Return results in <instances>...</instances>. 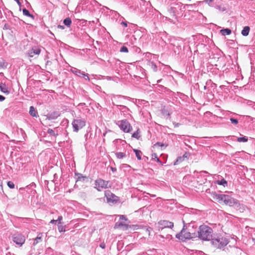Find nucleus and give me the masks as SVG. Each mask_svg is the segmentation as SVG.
Segmentation results:
<instances>
[{
  "mask_svg": "<svg viewBox=\"0 0 255 255\" xmlns=\"http://www.w3.org/2000/svg\"><path fill=\"white\" fill-rule=\"evenodd\" d=\"M211 196L214 200L219 203H224L225 205H228L230 207H238L240 205V203L237 200L228 195L218 194L214 192L212 193Z\"/></svg>",
  "mask_w": 255,
  "mask_h": 255,
  "instance_id": "1",
  "label": "nucleus"
},
{
  "mask_svg": "<svg viewBox=\"0 0 255 255\" xmlns=\"http://www.w3.org/2000/svg\"><path fill=\"white\" fill-rule=\"evenodd\" d=\"M183 222L184 223L183 229L180 233L176 235V238L183 242H184L187 240L192 239L197 237V234L196 233L190 232V228H193V227L189 225L187 228L185 225L184 221H183Z\"/></svg>",
  "mask_w": 255,
  "mask_h": 255,
  "instance_id": "2",
  "label": "nucleus"
},
{
  "mask_svg": "<svg viewBox=\"0 0 255 255\" xmlns=\"http://www.w3.org/2000/svg\"><path fill=\"white\" fill-rule=\"evenodd\" d=\"M196 233L197 237L203 241H210L213 236L212 229L205 225L200 226Z\"/></svg>",
  "mask_w": 255,
  "mask_h": 255,
  "instance_id": "3",
  "label": "nucleus"
},
{
  "mask_svg": "<svg viewBox=\"0 0 255 255\" xmlns=\"http://www.w3.org/2000/svg\"><path fill=\"white\" fill-rule=\"evenodd\" d=\"M210 241L213 246L220 249L224 248L229 243V239L221 235H214Z\"/></svg>",
  "mask_w": 255,
  "mask_h": 255,
  "instance_id": "4",
  "label": "nucleus"
},
{
  "mask_svg": "<svg viewBox=\"0 0 255 255\" xmlns=\"http://www.w3.org/2000/svg\"><path fill=\"white\" fill-rule=\"evenodd\" d=\"M110 181L103 180L101 178H98L95 181V188L99 191L103 189H107L111 187L109 185Z\"/></svg>",
  "mask_w": 255,
  "mask_h": 255,
  "instance_id": "5",
  "label": "nucleus"
},
{
  "mask_svg": "<svg viewBox=\"0 0 255 255\" xmlns=\"http://www.w3.org/2000/svg\"><path fill=\"white\" fill-rule=\"evenodd\" d=\"M117 124L118 125L120 129L125 132H130L132 129L131 126L127 120L119 121Z\"/></svg>",
  "mask_w": 255,
  "mask_h": 255,
  "instance_id": "6",
  "label": "nucleus"
},
{
  "mask_svg": "<svg viewBox=\"0 0 255 255\" xmlns=\"http://www.w3.org/2000/svg\"><path fill=\"white\" fill-rule=\"evenodd\" d=\"M105 196L108 203H117L120 200L117 196L111 192L110 190L105 191Z\"/></svg>",
  "mask_w": 255,
  "mask_h": 255,
  "instance_id": "7",
  "label": "nucleus"
},
{
  "mask_svg": "<svg viewBox=\"0 0 255 255\" xmlns=\"http://www.w3.org/2000/svg\"><path fill=\"white\" fill-rule=\"evenodd\" d=\"M12 239L13 242L19 247L22 246L25 241V237L20 234H15L13 235Z\"/></svg>",
  "mask_w": 255,
  "mask_h": 255,
  "instance_id": "8",
  "label": "nucleus"
},
{
  "mask_svg": "<svg viewBox=\"0 0 255 255\" xmlns=\"http://www.w3.org/2000/svg\"><path fill=\"white\" fill-rule=\"evenodd\" d=\"M72 126L74 131L77 132L79 129L82 128L85 126V121L82 119H75L72 122Z\"/></svg>",
  "mask_w": 255,
  "mask_h": 255,
  "instance_id": "9",
  "label": "nucleus"
},
{
  "mask_svg": "<svg viewBox=\"0 0 255 255\" xmlns=\"http://www.w3.org/2000/svg\"><path fill=\"white\" fill-rule=\"evenodd\" d=\"M41 52V49L39 46H34L28 50L27 55L30 57H33L34 55H39Z\"/></svg>",
  "mask_w": 255,
  "mask_h": 255,
  "instance_id": "10",
  "label": "nucleus"
},
{
  "mask_svg": "<svg viewBox=\"0 0 255 255\" xmlns=\"http://www.w3.org/2000/svg\"><path fill=\"white\" fill-rule=\"evenodd\" d=\"M136 226L135 225H128L123 222H117L115 225V228H123L124 230H127L128 228H133V229H136Z\"/></svg>",
  "mask_w": 255,
  "mask_h": 255,
  "instance_id": "11",
  "label": "nucleus"
},
{
  "mask_svg": "<svg viewBox=\"0 0 255 255\" xmlns=\"http://www.w3.org/2000/svg\"><path fill=\"white\" fill-rule=\"evenodd\" d=\"M159 225L160 226V228L163 229L165 228H172L174 226L173 222H169L166 220H161L158 222Z\"/></svg>",
  "mask_w": 255,
  "mask_h": 255,
  "instance_id": "12",
  "label": "nucleus"
},
{
  "mask_svg": "<svg viewBox=\"0 0 255 255\" xmlns=\"http://www.w3.org/2000/svg\"><path fill=\"white\" fill-rule=\"evenodd\" d=\"M71 71L76 75L81 77L82 76L86 77L85 79L88 81L90 80V79L88 76V74H86L84 72H82L80 70H79L76 68L72 67L71 69Z\"/></svg>",
  "mask_w": 255,
  "mask_h": 255,
  "instance_id": "13",
  "label": "nucleus"
},
{
  "mask_svg": "<svg viewBox=\"0 0 255 255\" xmlns=\"http://www.w3.org/2000/svg\"><path fill=\"white\" fill-rule=\"evenodd\" d=\"M60 116V113L58 111H53L46 115V119L49 120H55Z\"/></svg>",
  "mask_w": 255,
  "mask_h": 255,
  "instance_id": "14",
  "label": "nucleus"
},
{
  "mask_svg": "<svg viewBox=\"0 0 255 255\" xmlns=\"http://www.w3.org/2000/svg\"><path fill=\"white\" fill-rule=\"evenodd\" d=\"M0 90L1 92L6 95H8L9 93L8 88L5 83H1L0 84Z\"/></svg>",
  "mask_w": 255,
  "mask_h": 255,
  "instance_id": "15",
  "label": "nucleus"
},
{
  "mask_svg": "<svg viewBox=\"0 0 255 255\" xmlns=\"http://www.w3.org/2000/svg\"><path fill=\"white\" fill-rule=\"evenodd\" d=\"M29 114L33 117L37 118L38 117L37 111L33 106H31L30 107Z\"/></svg>",
  "mask_w": 255,
  "mask_h": 255,
  "instance_id": "16",
  "label": "nucleus"
},
{
  "mask_svg": "<svg viewBox=\"0 0 255 255\" xmlns=\"http://www.w3.org/2000/svg\"><path fill=\"white\" fill-rule=\"evenodd\" d=\"M42 233H39L37 235V237L34 239V242L33 243V246H35L38 243L42 242Z\"/></svg>",
  "mask_w": 255,
  "mask_h": 255,
  "instance_id": "17",
  "label": "nucleus"
},
{
  "mask_svg": "<svg viewBox=\"0 0 255 255\" xmlns=\"http://www.w3.org/2000/svg\"><path fill=\"white\" fill-rule=\"evenodd\" d=\"M119 106L120 107V110L121 112L123 113L124 115H129L128 112L130 110L126 106L122 105H120Z\"/></svg>",
  "mask_w": 255,
  "mask_h": 255,
  "instance_id": "18",
  "label": "nucleus"
},
{
  "mask_svg": "<svg viewBox=\"0 0 255 255\" xmlns=\"http://www.w3.org/2000/svg\"><path fill=\"white\" fill-rule=\"evenodd\" d=\"M250 30V27L248 26H246L244 27L243 29L242 30L241 34L244 36H247L249 35Z\"/></svg>",
  "mask_w": 255,
  "mask_h": 255,
  "instance_id": "19",
  "label": "nucleus"
},
{
  "mask_svg": "<svg viewBox=\"0 0 255 255\" xmlns=\"http://www.w3.org/2000/svg\"><path fill=\"white\" fill-rule=\"evenodd\" d=\"M75 176H77L76 182L81 180L84 181L87 178L86 176H83L82 174L79 173H75Z\"/></svg>",
  "mask_w": 255,
  "mask_h": 255,
  "instance_id": "20",
  "label": "nucleus"
},
{
  "mask_svg": "<svg viewBox=\"0 0 255 255\" xmlns=\"http://www.w3.org/2000/svg\"><path fill=\"white\" fill-rule=\"evenodd\" d=\"M196 6L195 4H185L183 5V9H188L189 11L192 10V9L194 7Z\"/></svg>",
  "mask_w": 255,
  "mask_h": 255,
  "instance_id": "21",
  "label": "nucleus"
},
{
  "mask_svg": "<svg viewBox=\"0 0 255 255\" xmlns=\"http://www.w3.org/2000/svg\"><path fill=\"white\" fill-rule=\"evenodd\" d=\"M140 130L139 128H138L136 131H135L134 132H133L132 133L131 136L133 138H136L137 139H139L140 137Z\"/></svg>",
  "mask_w": 255,
  "mask_h": 255,
  "instance_id": "22",
  "label": "nucleus"
},
{
  "mask_svg": "<svg viewBox=\"0 0 255 255\" xmlns=\"http://www.w3.org/2000/svg\"><path fill=\"white\" fill-rule=\"evenodd\" d=\"M232 32V31L229 28H225L220 30V33L223 35H230Z\"/></svg>",
  "mask_w": 255,
  "mask_h": 255,
  "instance_id": "23",
  "label": "nucleus"
},
{
  "mask_svg": "<svg viewBox=\"0 0 255 255\" xmlns=\"http://www.w3.org/2000/svg\"><path fill=\"white\" fill-rule=\"evenodd\" d=\"M217 183L220 185H223L224 187L227 186V181L225 179H222L221 180L217 181Z\"/></svg>",
  "mask_w": 255,
  "mask_h": 255,
  "instance_id": "24",
  "label": "nucleus"
},
{
  "mask_svg": "<svg viewBox=\"0 0 255 255\" xmlns=\"http://www.w3.org/2000/svg\"><path fill=\"white\" fill-rule=\"evenodd\" d=\"M22 12H23V14L24 15H26L28 17L34 18V16L32 14H30L29 11L27 9L23 8L22 9Z\"/></svg>",
  "mask_w": 255,
  "mask_h": 255,
  "instance_id": "25",
  "label": "nucleus"
},
{
  "mask_svg": "<svg viewBox=\"0 0 255 255\" xmlns=\"http://www.w3.org/2000/svg\"><path fill=\"white\" fill-rule=\"evenodd\" d=\"M71 19L69 17L66 18L63 20V23L68 27H69L71 25Z\"/></svg>",
  "mask_w": 255,
  "mask_h": 255,
  "instance_id": "26",
  "label": "nucleus"
},
{
  "mask_svg": "<svg viewBox=\"0 0 255 255\" xmlns=\"http://www.w3.org/2000/svg\"><path fill=\"white\" fill-rule=\"evenodd\" d=\"M248 138L247 136H243L240 137H238L237 139V141L239 142H246L248 141Z\"/></svg>",
  "mask_w": 255,
  "mask_h": 255,
  "instance_id": "27",
  "label": "nucleus"
},
{
  "mask_svg": "<svg viewBox=\"0 0 255 255\" xmlns=\"http://www.w3.org/2000/svg\"><path fill=\"white\" fill-rule=\"evenodd\" d=\"M116 157L119 159H122L126 156V153L122 152H118L116 153Z\"/></svg>",
  "mask_w": 255,
  "mask_h": 255,
  "instance_id": "28",
  "label": "nucleus"
},
{
  "mask_svg": "<svg viewBox=\"0 0 255 255\" xmlns=\"http://www.w3.org/2000/svg\"><path fill=\"white\" fill-rule=\"evenodd\" d=\"M149 66L150 67L151 69H152L154 72L157 71V66L154 62H150L149 63Z\"/></svg>",
  "mask_w": 255,
  "mask_h": 255,
  "instance_id": "29",
  "label": "nucleus"
},
{
  "mask_svg": "<svg viewBox=\"0 0 255 255\" xmlns=\"http://www.w3.org/2000/svg\"><path fill=\"white\" fill-rule=\"evenodd\" d=\"M133 151L135 152V154L136 155V156L137 159L140 160L141 159V151L139 150H138V149H134Z\"/></svg>",
  "mask_w": 255,
  "mask_h": 255,
  "instance_id": "30",
  "label": "nucleus"
},
{
  "mask_svg": "<svg viewBox=\"0 0 255 255\" xmlns=\"http://www.w3.org/2000/svg\"><path fill=\"white\" fill-rule=\"evenodd\" d=\"M7 64L3 59L0 60V69H5L6 68Z\"/></svg>",
  "mask_w": 255,
  "mask_h": 255,
  "instance_id": "31",
  "label": "nucleus"
},
{
  "mask_svg": "<svg viewBox=\"0 0 255 255\" xmlns=\"http://www.w3.org/2000/svg\"><path fill=\"white\" fill-rule=\"evenodd\" d=\"M66 226H63L62 224H58V230L59 232H65Z\"/></svg>",
  "mask_w": 255,
  "mask_h": 255,
  "instance_id": "32",
  "label": "nucleus"
},
{
  "mask_svg": "<svg viewBox=\"0 0 255 255\" xmlns=\"http://www.w3.org/2000/svg\"><path fill=\"white\" fill-rule=\"evenodd\" d=\"M47 133L48 134H49L50 135H53L55 137H56L58 135L57 133H55L54 131L52 129H51V128H49L48 130H47Z\"/></svg>",
  "mask_w": 255,
  "mask_h": 255,
  "instance_id": "33",
  "label": "nucleus"
},
{
  "mask_svg": "<svg viewBox=\"0 0 255 255\" xmlns=\"http://www.w3.org/2000/svg\"><path fill=\"white\" fill-rule=\"evenodd\" d=\"M190 156V153L188 152H185L183 155L182 156V158H183L184 160L188 159Z\"/></svg>",
  "mask_w": 255,
  "mask_h": 255,
  "instance_id": "34",
  "label": "nucleus"
},
{
  "mask_svg": "<svg viewBox=\"0 0 255 255\" xmlns=\"http://www.w3.org/2000/svg\"><path fill=\"white\" fill-rule=\"evenodd\" d=\"M184 160V159H183V158H182V156H179L177 157L174 164H177L179 163H181V162H182Z\"/></svg>",
  "mask_w": 255,
  "mask_h": 255,
  "instance_id": "35",
  "label": "nucleus"
},
{
  "mask_svg": "<svg viewBox=\"0 0 255 255\" xmlns=\"http://www.w3.org/2000/svg\"><path fill=\"white\" fill-rule=\"evenodd\" d=\"M152 158L155 160L157 162H161L159 159L158 158L157 155L156 153L152 154Z\"/></svg>",
  "mask_w": 255,
  "mask_h": 255,
  "instance_id": "36",
  "label": "nucleus"
},
{
  "mask_svg": "<svg viewBox=\"0 0 255 255\" xmlns=\"http://www.w3.org/2000/svg\"><path fill=\"white\" fill-rule=\"evenodd\" d=\"M7 185L10 189H13L15 187L14 184L11 181H8L7 182Z\"/></svg>",
  "mask_w": 255,
  "mask_h": 255,
  "instance_id": "37",
  "label": "nucleus"
},
{
  "mask_svg": "<svg viewBox=\"0 0 255 255\" xmlns=\"http://www.w3.org/2000/svg\"><path fill=\"white\" fill-rule=\"evenodd\" d=\"M120 52L128 53V48L126 46H122L121 48Z\"/></svg>",
  "mask_w": 255,
  "mask_h": 255,
  "instance_id": "38",
  "label": "nucleus"
},
{
  "mask_svg": "<svg viewBox=\"0 0 255 255\" xmlns=\"http://www.w3.org/2000/svg\"><path fill=\"white\" fill-rule=\"evenodd\" d=\"M230 121H231V123L234 125H236L238 124V120L236 119L232 118L230 119Z\"/></svg>",
  "mask_w": 255,
  "mask_h": 255,
  "instance_id": "39",
  "label": "nucleus"
},
{
  "mask_svg": "<svg viewBox=\"0 0 255 255\" xmlns=\"http://www.w3.org/2000/svg\"><path fill=\"white\" fill-rule=\"evenodd\" d=\"M62 220H63V217H62V216H58V219L57 220V222H58V224H62L61 221Z\"/></svg>",
  "mask_w": 255,
  "mask_h": 255,
  "instance_id": "40",
  "label": "nucleus"
},
{
  "mask_svg": "<svg viewBox=\"0 0 255 255\" xmlns=\"http://www.w3.org/2000/svg\"><path fill=\"white\" fill-rule=\"evenodd\" d=\"M154 146H161V147H163V146H164V144L161 142H156L154 145Z\"/></svg>",
  "mask_w": 255,
  "mask_h": 255,
  "instance_id": "41",
  "label": "nucleus"
},
{
  "mask_svg": "<svg viewBox=\"0 0 255 255\" xmlns=\"http://www.w3.org/2000/svg\"><path fill=\"white\" fill-rule=\"evenodd\" d=\"M152 230V229L150 227L149 228H147L146 229V232L147 233V234L148 235V236H150V231L151 230Z\"/></svg>",
  "mask_w": 255,
  "mask_h": 255,
  "instance_id": "42",
  "label": "nucleus"
},
{
  "mask_svg": "<svg viewBox=\"0 0 255 255\" xmlns=\"http://www.w3.org/2000/svg\"><path fill=\"white\" fill-rule=\"evenodd\" d=\"M204 1L208 3L210 6H212V4L210 3L212 1V0H205Z\"/></svg>",
  "mask_w": 255,
  "mask_h": 255,
  "instance_id": "43",
  "label": "nucleus"
},
{
  "mask_svg": "<svg viewBox=\"0 0 255 255\" xmlns=\"http://www.w3.org/2000/svg\"><path fill=\"white\" fill-rule=\"evenodd\" d=\"M252 177L254 180V181L255 182V170H253V172H252Z\"/></svg>",
  "mask_w": 255,
  "mask_h": 255,
  "instance_id": "44",
  "label": "nucleus"
},
{
  "mask_svg": "<svg viewBox=\"0 0 255 255\" xmlns=\"http://www.w3.org/2000/svg\"><path fill=\"white\" fill-rule=\"evenodd\" d=\"M50 223L51 224H56L57 223L58 224L57 220H51Z\"/></svg>",
  "mask_w": 255,
  "mask_h": 255,
  "instance_id": "45",
  "label": "nucleus"
},
{
  "mask_svg": "<svg viewBox=\"0 0 255 255\" xmlns=\"http://www.w3.org/2000/svg\"><path fill=\"white\" fill-rule=\"evenodd\" d=\"M121 24L124 25L125 27H127L128 26V24H127V22L122 21V23H121Z\"/></svg>",
  "mask_w": 255,
  "mask_h": 255,
  "instance_id": "46",
  "label": "nucleus"
},
{
  "mask_svg": "<svg viewBox=\"0 0 255 255\" xmlns=\"http://www.w3.org/2000/svg\"><path fill=\"white\" fill-rule=\"evenodd\" d=\"M4 99H5V97H3V96L0 95V101L2 102V101H4Z\"/></svg>",
  "mask_w": 255,
  "mask_h": 255,
  "instance_id": "47",
  "label": "nucleus"
},
{
  "mask_svg": "<svg viewBox=\"0 0 255 255\" xmlns=\"http://www.w3.org/2000/svg\"><path fill=\"white\" fill-rule=\"evenodd\" d=\"M111 169L113 172H115L117 171V168L115 167H111Z\"/></svg>",
  "mask_w": 255,
  "mask_h": 255,
  "instance_id": "48",
  "label": "nucleus"
},
{
  "mask_svg": "<svg viewBox=\"0 0 255 255\" xmlns=\"http://www.w3.org/2000/svg\"><path fill=\"white\" fill-rule=\"evenodd\" d=\"M141 50L138 47H135V51L137 53H139L140 52Z\"/></svg>",
  "mask_w": 255,
  "mask_h": 255,
  "instance_id": "49",
  "label": "nucleus"
},
{
  "mask_svg": "<svg viewBox=\"0 0 255 255\" xmlns=\"http://www.w3.org/2000/svg\"><path fill=\"white\" fill-rule=\"evenodd\" d=\"M120 219L121 220H127V219L126 218V217H125L124 215H121V216H120Z\"/></svg>",
  "mask_w": 255,
  "mask_h": 255,
  "instance_id": "50",
  "label": "nucleus"
},
{
  "mask_svg": "<svg viewBox=\"0 0 255 255\" xmlns=\"http://www.w3.org/2000/svg\"><path fill=\"white\" fill-rule=\"evenodd\" d=\"M4 28H5L6 29H9V25L8 24H5L4 25Z\"/></svg>",
  "mask_w": 255,
  "mask_h": 255,
  "instance_id": "51",
  "label": "nucleus"
},
{
  "mask_svg": "<svg viewBox=\"0 0 255 255\" xmlns=\"http://www.w3.org/2000/svg\"><path fill=\"white\" fill-rule=\"evenodd\" d=\"M57 27H58V28H60V29H64V26H63V25H58Z\"/></svg>",
  "mask_w": 255,
  "mask_h": 255,
  "instance_id": "52",
  "label": "nucleus"
},
{
  "mask_svg": "<svg viewBox=\"0 0 255 255\" xmlns=\"http://www.w3.org/2000/svg\"><path fill=\"white\" fill-rule=\"evenodd\" d=\"M122 167L124 168V167H129L130 166L129 165H128V164H124L122 165Z\"/></svg>",
  "mask_w": 255,
  "mask_h": 255,
  "instance_id": "53",
  "label": "nucleus"
},
{
  "mask_svg": "<svg viewBox=\"0 0 255 255\" xmlns=\"http://www.w3.org/2000/svg\"><path fill=\"white\" fill-rule=\"evenodd\" d=\"M20 6H21V2H20V0H14Z\"/></svg>",
  "mask_w": 255,
  "mask_h": 255,
  "instance_id": "54",
  "label": "nucleus"
},
{
  "mask_svg": "<svg viewBox=\"0 0 255 255\" xmlns=\"http://www.w3.org/2000/svg\"><path fill=\"white\" fill-rule=\"evenodd\" d=\"M13 20L15 21H19V19L18 17H13Z\"/></svg>",
  "mask_w": 255,
  "mask_h": 255,
  "instance_id": "55",
  "label": "nucleus"
},
{
  "mask_svg": "<svg viewBox=\"0 0 255 255\" xmlns=\"http://www.w3.org/2000/svg\"><path fill=\"white\" fill-rule=\"evenodd\" d=\"M100 247L102 249H105V245L104 244H101L100 245Z\"/></svg>",
  "mask_w": 255,
  "mask_h": 255,
  "instance_id": "56",
  "label": "nucleus"
},
{
  "mask_svg": "<svg viewBox=\"0 0 255 255\" xmlns=\"http://www.w3.org/2000/svg\"><path fill=\"white\" fill-rule=\"evenodd\" d=\"M179 125V124L177 123V124H175V127H178Z\"/></svg>",
  "mask_w": 255,
  "mask_h": 255,
  "instance_id": "57",
  "label": "nucleus"
},
{
  "mask_svg": "<svg viewBox=\"0 0 255 255\" xmlns=\"http://www.w3.org/2000/svg\"><path fill=\"white\" fill-rule=\"evenodd\" d=\"M203 172L205 173H206V174H208V172L207 171H202Z\"/></svg>",
  "mask_w": 255,
  "mask_h": 255,
  "instance_id": "58",
  "label": "nucleus"
},
{
  "mask_svg": "<svg viewBox=\"0 0 255 255\" xmlns=\"http://www.w3.org/2000/svg\"><path fill=\"white\" fill-rule=\"evenodd\" d=\"M6 255H11L10 253H7Z\"/></svg>",
  "mask_w": 255,
  "mask_h": 255,
  "instance_id": "59",
  "label": "nucleus"
},
{
  "mask_svg": "<svg viewBox=\"0 0 255 255\" xmlns=\"http://www.w3.org/2000/svg\"><path fill=\"white\" fill-rule=\"evenodd\" d=\"M1 14H2V13H1V10H0V17L1 16Z\"/></svg>",
  "mask_w": 255,
  "mask_h": 255,
  "instance_id": "60",
  "label": "nucleus"
},
{
  "mask_svg": "<svg viewBox=\"0 0 255 255\" xmlns=\"http://www.w3.org/2000/svg\"><path fill=\"white\" fill-rule=\"evenodd\" d=\"M161 80H159L157 81V83H159L160 82Z\"/></svg>",
  "mask_w": 255,
  "mask_h": 255,
  "instance_id": "61",
  "label": "nucleus"
},
{
  "mask_svg": "<svg viewBox=\"0 0 255 255\" xmlns=\"http://www.w3.org/2000/svg\"><path fill=\"white\" fill-rule=\"evenodd\" d=\"M253 240L254 241L255 244V239H254V238H253Z\"/></svg>",
  "mask_w": 255,
  "mask_h": 255,
  "instance_id": "62",
  "label": "nucleus"
},
{
  "mask_svg": "<svg viewBox=\"0 0 255 255\" xmlns=\"http://www.w3.org/2000/svg\"><path fill=\"white\" fill-rule=\"evenodd\" d=\"M190 232H193L192 231V229H190Z\"/></svg>",
  "mask_w": 255,
  "mask_h": 255,
  "instance_id": "63",
  "label": "nucleus"
},
{
  "mask_svg": "<svg viewBox=\"0 0 255 255\" xmlns=\"http://www.w3.org/2000/svg\"><path fill=\"white\" fill-rule=\"evenodd\" d=\"M206 87L204 86V89H206Z\"/></svg>",
  "mask_w": 255,
  "mask_h": 255,
  "instance_id": "64",
  "label": "nucleus"
}]
</instances>
